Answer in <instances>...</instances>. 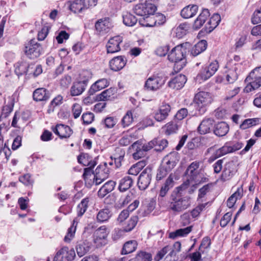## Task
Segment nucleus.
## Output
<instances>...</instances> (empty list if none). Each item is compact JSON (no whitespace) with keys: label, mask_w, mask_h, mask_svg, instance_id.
Listing matches in <instances>:
<instances>
[{"label":"nucleus","mask_w":261,"mask_h":261,"mask_svg":"<svg viewBox=\"0 0 261 261\" xmlns=\"http://www.w3.org/2000/svg\"><path fill=\"white\" fill-rule=\"evenodd\" d=\"M135 261H151L152 256L151 254L145 251H140L134 258Z\"/></svg>","instance_id":"42"},{"label":"nucleus","mask_w":261,"mask_h":261,"mask_svg":"<svg viewBox=\"0 0 261 261\" xmlns=\"http://www.w3.org/2000/svg\"><path fill=\"white\" fill-rule=\"evenodd\" d=\"M153 147V143L149 142L143 144L141 141H137L134 143L129 147V150L133 152V158L138 160L146 154V152Z\"/></svg>","instance_id":"2"},{"label":"nucleus","mask_w":261,"mask_h":261,"mask_svg":"<svg viewBox=\"0 0 261 261\" xmlns=\"http://www.w3.org/2000/svg\"><path fill=\"white\" fill-rule=\"evenodd\" d=\"M188 43L181 44L174 47L168 55V59L174 62L173 69L175 72L180 71L186 64L185 55L186 48L185 47Z\"/></svg>","instance_id":"1"},{"label":"nucleus","mask_w":261,"mask_h":261,"mask_svg":"<svg viewBox=\"0 0 261 261\" xmlns=\"http://www.w3.org/2000/svg\"><path fill=\"white\" fill-rule=\"evenodd\" d=\"M221 20V17L218 14H214L210 18L207 23L208 25L209 32H211L219 24Z\"/></svg>","instance_id":"35"},{"label":"nucleus","mask_w":261,"mask_h":261,"mask_svg":"<svg viewBox=\"0 0 261 261\" xmlns=\"http://www.w3.org/2000/svg\"><path fill=\"white\" fill-rule=\"evenodd\" d=\"M205 206V204H201L193 209L191 213L193 217L195 218L199 216L200 212L203 210Z\"/></svg>","instance_id":"56"},{"label":"nucleus","mask_w":261,"mask_h":261,"mask_svg":"<svg viewBox=\"0 0 261 261\" xmlns=\"http://www.w3.org/2000/svg\"><path fill=\"white\" fill-rule=\"evenodd\" d=\"M209 16V11L207 9H203L198 18L194 21V27L196 29H199L202 26Z\"/></svg>","instance_id":"19"},{"label":"nucleus","mask_w":261,"mask_h":261,"mask_svg":"<svg viewBox=\"0 0 261 261\" xmlns=\"http://www.w3.org/2000/svg\"><path fill=\"white\" fill-rule=\"evenodd\" d=\"M214 73V72H212L211 69L207 67L197 75V79H200L205 81L211 77Z\"/></svg>","instance_id":"50"},{"label":"nucleus","mask_w":261,"mask_h":261,"mask_svg":"<svg viewBox=\"0 0 261 261\" xmlns=\"http://www.w3.org/2000/svg\"><path fill=\"white\" fill-rule=\"evenodd\" d=\"M195 101L199 106H206L213 101L212 95L206 92H200L195 96Z\"/></svg>","instance_id":"10"},{"label":"nucleus","mask_w":261,"mask_h":261,"mask_svg":"<svg viewBox=\"0 0 261 261\" xmlns=\"http://www.w3.org/2000/svg\"><path fill=\"white\" fill-rule=\"evenodd\" d=\"M187 81V78L183 74H178L172 79L169 83L168 86L173 89H179L181 88Z\"/></svg>","instance_id":"15"},{"label":"nucleus","mask_w":261,"mask_h":261,"mask_svg":"<svg viewBox=\"0 0 261 261\" xmlns=\"http://www.w3.org/2000/svg\"><path fill=\"white\" fill-rule=\"evenodd\" d=\"M122 42V38L116 36L110 39L107 44V53H115L120 50V44Z\"/></svg>","instance_id":"9"},{"label":"nucleus","mask_w":261,"mask_h":261,"mask_svg":"<svg viewBox=\"0 0 261 261\" xmlns=\"http://www.w3.org/2000/svg\"><path fill=\"white\" fill-rule=\"evenodd\" d=\"M238 149L232 146L225 145L216 151V154L217 156H221L228 153L232 152Z\"/></svg>","instance_id":"44"},{"label":"nucleus","mask_w":261,"mask_h":261,"mask_svg":"<svg viewBox=\"0 0 261 261\" xmlns=\"http://www.w3.org/2000/svg\"><path fill=\"white\" fill-rule=\"evenodd\" d=\"M164 84L163 79L158 75L149 77L145 83V87L149 90H155L159 89Z\"/></svg>","instance_id":"12"},{"label":"nucleus","mask_w":261,"mask_h":261,"mask_svg":"<svg viewBox=\"0 0 261 261\" xmlns=\"http://www.w3.org/2000/svg\"><path fill=\"white\" fill-rule=\"evenodd\" d=\"M85 90V83L84 82H77L73 83L71 88L70 94L72 96L80 95Z\"/></svg>","instance_id":"25"},{"label":"nucleus","mask_w":261,"mask_h":261,"mask_svg":"<svg viewBox=\"0 0 261 261\" xmlns=\"http://www.w3.org/2000/svg\"><path fill=\"white\" fill-rule=\"evenodd\" d=\"M210 191V185H206L199 189L198 199H201L203 197L206 193Z\"/></svg>","instance_id":"63"},{"label":"nucleus","mask_w":261,"mask_h":261,"mask_svg":"<svg viewBox=\"0 0 261 261\" xmlns=\"http://www.w3.org/2000/svg\"><path fill=\"white\" fill-rule=\"evenodd\" d=\"M213 125V121L210 119L203 120L200 124L198 129L201 134L209 133Z\"/></svg>","instance_id":"21"},{"label":"nucleus","mask_w":261,"mask_h":261,"mask_svg":"<svg viewBox=\"0 0 261 261\" xmlns=\"http://www.w3.org/2000/svg\"><path fill=\"white\" fill-rule=\"evenodd\" d=\"M231 216L232 214L231 213L228 212L226 213L220 221V225L222 227L226 226L230 221Z\"/></svg>","instance_id":"55"},{"label":"nucleus","mask_w":261,"mask_h":261,"mask_svg":"<svg viewBox=\"0 0 261 261\" xmlns=\"http://www.w3.org/2000/svg\"><path fill=\"white\" fill-rule=\"evenodd\" d=\"M89 200L86 198L83 199L81 202L79 204L77 207V211L78 215L80 216H82L84 213L86 212Z\"/></svg>","instance_id":"48"},{"label":"nucleus","mask_w":261,"mask_h":261,"mask_svg":"<svg viewBox=\"0 0 261 261\" xmlns=\"http://www.w3.org/2000/svg\"><path fill=\"white\" fill-rule=\"evenodd\" d=\"M138 222V218L137 216H133L128 220L126 222H124L121 224L123 230L125 231H129L132 230L136 226Z\"/></svg>","instance_id":"30"},{"label":"nucleus","mask_w":261,"mask_h":261,"mask_svg":"<svg viewBox=\"0 0 261 261\" xmlns=\"http://www.w3.org/2000/svg\"><path fill=\"white\" fill-rule=\"evenodd\" d=\"M128 210H124L122 211L117 218L118 223L121 225L124 222V221L126 220V219L128 217Z\"/></svg>","instance_id":"53"},{"label":"nucleus","mask_w":261,"mask_h":261,"mask_svg":"<svg viewBox=\"0 0 261 261\" xmlns=\"http://www.w3.org/2000/svg\"><path fill=\"white\" fill-rule=\"evenodd\" d=\"M89 95L85 97L83 100V102L85 104L90 105L96 101H98V99H97V96H95L94 95V93H91L90 92L89 90Z\"/></svg>","instance_id":"52"},{"label":"nucleus","mask_w":261,"mask_h":261,"mask_svg":"<svg viewBox=\"0 0 261 261\" xmlns=\"http://www.w3.org/2000/svg\"><path fill=\"white\" fill-rule=\"evenodd\" d=\"M206 41L204 40H201L195 44L192 48L191 50V54L193 56H196L204 51L206 49Z\"/></svg>","instance_id":"27"},{"label":"nucleus","mask_w":261,"mask_h":261,"mask_svg":"<svg viewBox=\"0 0 261 261\" xmlns=\"http://www.w3.org/2000/svg\"><path fill=\"white\" fill-rule=\"evenodd\" d=\"M238 77L237 73L235 69L229 70L226 75L227 81L229 83H233Z\"/></svg>","instance_id":"51"},{"label":"nucleus","mask_w":261,"mask_h":261,"mask_svg":"<svg viewBox=\"0 0 261 261\" xmlns=\"http://www.w3.org/2000/svg\"><path fill=\"white\" fill-rule=\"evenodd\" d=\"M82 112V107L77 103H75L72 106V112L75 118L79 117Z\"/></svg>","instance_id":"61"},{"label":"nucleus","mask_w":261,"mask_h":261,"mask_svg":"<svg viewBox=\"0 0 261 261\" xmlns=\"http://www.w3.org/2000/svg\"><path fill=\"white\" fill-rule=\"evenodd\" d=\"M245 81L248 83L245 88V91L246 92H250L252 90L258 88L261 86V83H258V81L254 80H250V81H247L246 79Z\"/></svg>","instance_id":"41"},{"label":"nucleus","mask_w":261,"mask_h":261,"mask_svg":"<svg viewBox=\"0 0 261 261\" xmlns=\"http://www.w3.org/2000/svg\"><path fill=\"white\" fill-rule=\"evenodd\" d=\"M48 97L46 90L44 88H38L34 92L33 98L36 101L45 100Z\"/></svg>","instance_id":"29"},{"label":"nucleus","mask_w":261,"mask_h":261,"mask_svg":"<svg viewBox=\"0 0 261 261\" xmlns=\"http://www.w3.org/2000/svg\"><path fill=\"white\" fill-rule=\"evenodd\" d=\"M165 134L167 135H170L171 134L176 132L178 128V126L177 123L171 121L167 123L164 126Z\"/></svg>","instance_id":"39"},{"label":"nucleus","mask_w":261,"mask_h":261,"mask_svg":"<svg viewBox=\"0 0 261 261\" xmlns=\"http://www.w3.org/2000/svg\"><path fill=\"white\" fill-rule=\"evenodd\" d=\"M192 226H190L185 228H181L176 230L174 232H172L169 234V238L174 239L177 237H182L190 233L192 230Z\"/></svg>","instance_id":"31"},{"label":"nucleus","mask_w":261,"mask_h":261,"mask_svg":"<svg viewBox=\"0 0 261 261\" xmlns=\"http://www.w3.org/2000/svg\"><path fill=\"white\" fill-rule=\"evenodd\" d=\"M108 170L104 166H99L95 170L93 183L95 182L96 185H99L108 177Z\"/></svg>","instance_id":"11"},{"label":"nucleus","mask_w":261,"mask_h":261,"mask_svg":"<svg viewBox=\"0 0 261 261\" xmlns=\"http://www.w3.org/2000/svg\"><path fill=\"white\" fill-rule=\"evenodd\" d=\"M156 9L154 5L147 3H141L136 5L134 9V12L138 15L146 16L154 14Z\"/></svg>","instance_id":"4"},{"label":"nucleus","mask_w":261,"mask_h":261,"mask_svg":"<svg viewBox=\"0 0 261 261\" xmlns=\"http://www.w3.org/2000/svg\"><path fill=\"white\" fill-rule=\"evenodd\" d=\"M48 32V29L47 27H44L38 33V38L39 40H44L46 37Z\"/></svg>","instance_id":"64"},{"label":"nucleus","mask_w":261,"mask_h":261,"mask_svg":"<svg viewBox=\"0 0 261 261\" xmlns=\"http://www.w3.org/2000/svg\"><path fill=\"white\" fill-rule=\"evenodd\" d=\"M69 38V34L65 31H61L56 37V40L59 43H62L64 39H67Z\"/></svg>","instance_id":"62"},{"label":"nucleus","mask_w":261,"mask_h":261,"mask_svg":"<svg viewBox=\"0 0 261 261\" xmlns=\"http://www.w3.org/2000/svg\"><path fill=\"white\" fill-rule=\"evenodd\" d=\"M111 211L108 209L101 210L97 215V220L99 222L107 221L111 217Z\"/></svg>","instance_id":"37"},{"label":"nucleus","mask_w":261,"mask_h":261,"mask_svg":"<svg viewBox=\"0 0 261 261\" xmlns=\"http://www.w3.org/2000/svg\"><path fill=\"white\" fill-rule=\"evenodd\" d=\"M199 167V163L195 161L192 163L188 167L186 170V174L190 177V179H188L186 182H185L181 186V189H185L187 187V186L190 184V180H194L196 178L197 176L199 174L198 169Z\"/></svg>","instance_id":"6"},{"label":"nucleus","mask_w":261,"mask_h":261,"mask_svg":"<svg viewBox=\"0 0 261 261\" xmlns=\"http://www.w3.org/2000/svg\"><path fill=\"white\" fill-rule=\"evenodd\" d=\"M90 168H86L85 169L84 173L83 174L84 178L86 182H88L90 178H94L95 173H94Z\"/></svg>","instance_id":"58"},{"label":"nucleus","mask_w":261,"mask_h":261,"mask_svg":"<svg viewBox=\"0 0 261 261\" xmlns=\"http://www.w3.org/2000/svg\"><path fill=\"white\" fill-rule=\"evenodd\" d=\"M173 154H170L165 157L164 159L165 164L162 166L167 170L170 171L176 165L175 158Z\"/></svg>","instance_id":"34"},{"label":"nucleus","mask_w":261,"mask_h":261,"mask_svg":"<svg viewBox=\"0 0 261 261\" xmlns=\"http://www.w3.org/2000/svg\"><path fill=\"white\" fill-rule=\"evenodd\" d=\"M188 110L186 109L182 108L179 110L175 115V118L181 120L184 119L188 115Z\"/></svg>","instance_id":"57"},{"label":"nucleus","mask_w":261,"mask_h":261,"mask_svg":"<svg viewBox=\"0 0 261 261\" xmlns=\"http://www.w3.org/2000/svg\"><path fill=\"white\" fill-rule=\"evenodd\" d=\"M25 53L30 56V58H37L40 54V47L38 44L30 43L25 46Z\"/></svg>","instance_id":"17"},{"label":"nucleus","mask_w":261,"mask_h":261,"mask_svg":"<svg viewBox=\"0 0 261 261\" xmlns=\"http://www.w3.org/2000/svg\"><path fill=\"white\" fill-rule=\"evenodd\" d=\"M84 8H85L82 1L76 0L74 2L70 7V10L74 13L80 12Z\"/></svg>","instance_id":"47"},{"label":"nucleus","mask_w":261,"mask_h":261,"mask_svg":"<svg viewBox=\"0 0 261 261\" xmlns=\"http://www.w3.org/2000/svg\"><path fill=\"white\" fill-rule=\"evenodd\" d=\"M109 85V82L106 79H100L96 81L93 84L90 89V92L91 93H95L98 91L101 90L103 88L107 87Z\"/></svg>","instance_id":"24"},{"label":"nucleus","mask_w":261,"mask_h":261,"mask_svg":"<svg viewBox=\"0 0 261 261\" xmlns=\"http://www.w3.org/2000/svg\"><path fill=\"white\" fill-rule=\"evenodd\" d=\"M188 28V25L186 23L179 24L176 29V36L179 38L182 37L186 34Z\"/></svg>","instance_id":"49"},{"label":"nucleus","mask_w":261,"mask_h":261,"mask_svg":"<svg viewBox=\"0 0 261 261\" xmlns=\"http://www.w3.org/2000/svg\"><path fill=\"white\" fill-rule=\"evenodd\" d=\"M191 198L189 196L181 197L177 196L173 199L170 204V208L173 211L180 213L190 207Z\"/></svg>","instance_id":"3"},{"label":"nucleus","mask_w":261,"mask_h":261,"mask_svg":"<svg viewBox=\"0 0 261 261\" xmlns=\"http://www.w3.org/2000/svg\"><path fill=\"white\" fill-rule=\"evenodd\" d=\"M146 165V161L144 160L141 161L137 164L134 165L128 170L129 174L136 175Z\"/></svg>","instance_id":"32"},{"label":"nucleus","mask_w":261,"mask_h":261,"mask_svg":"<svg viewBox=\"0 0 261 261\" xmlns=\"http://www.w3.org/2000/svg\"><path fill=\"white\" fill-rule=\"evenodd\" d=\"M126 64V60L122 56L114 58L110 62V66L112 70L118 71L122 69Z\"/></svg>","instance_id":"16"},{"label":"nucleus","mask_w":261,"mask_h":261,"mask_svg":"<svg viewBox=\"0 0 261 261\" xmlns=\"http://www.w3.org/2000/svg\"><path fill=\"white\" fill-rule=\"evenodd\" d=\"M133 183L132 179L129 177H125L120 181L119 184V190L121 191H125L128 189Z\"/></svg>","instance_id":"40"},{"label":"nucleus","mask_w":261,"mask_h":261,"mask_svg":"<svg viewBox=\"0 0 261 261\" xmlns=\"http://www.w3.org/2000/svg\"><path fill=\"white\" fill-rule=\"evenodd\" d=\"M258 121L259 119L258 118L246 119L240 125V128L243 129H246L250 127L255 125Z\"/></svg>","instance_id":"45"},{"label":"nucleus","mask_w":261,"mask_h":261,"mask_svg":"<svg viewBox=\"0 0 261 261\" xmlns=\"http://www.w3.org/2000/svg\"><path fill=\"white\" fill-rule=\"evenodd\" d=\"M151 179V169L149 168H145L139 176L138 185L140 189H146L150 184Z\"/></svg>","instance_id":"7"},{"label":"nucleus","mask_w":261,"mask_h":261,"mask_svg":"<svg viewBox=\"0 0 261 261\" xmlns=\"http://www.w3.org/2000/svg\"><path fill=\"white\" fill-rule=\"evenodd\" d=\"M75 256V253L73 249L63 247L57 253L55 259H56L57 260L65 259L67 261H71L74 259Z\"/></svg>","instance_id":"8"},{"label":"nucleus","mask_w":261,"mask_h":261,"mask_svg":"<svg viewBox=\"0 0 261 261\" xmlns=\"http://www.w3.org/2000/svg\"><path fill=\"white\" fill-rule=\"evenodd\" d=\"M171 108L168 104L161 106L159 109L154 113V118L159 122L165 120L170 112Z\"/></svg>","instance_id":"13"},{"label":"nucleus","mask_w":261,"mask_h":261,"mask_svg":"<svg viewBox=\"0 0 261 261\" xmlns=\"http://www.w3.org/2000/svg\"><path fill=\"white\" fill-rule=\"evenodd\" d=\"M176 253H177L171 246L168 245L164 247L160 251H159L158 253V255L160 258H162L165 254H167V259H168V258L170 257L174 258H177Z\"/></svg>","instance_id":"23"},{"label":"nucleus","mask_w":261,"mask_h":261,"mask_svg":"<svg viewBox=\"0 0 261 261\" xmlns=\"http://www.w3.org/2000/svg\"><path fill=\"white\" fill-rule=\"evenodd\" d=\"M82 119L85 124H90L91 123L94 119V116L92 113H85L82 116Z\"/></svg>","instance_id":"59"},{"label":"nucleus","mask_w":261,"mask_h":261,"mask_svg":"<svg viewBox=\"0 0 261 261\" xmlns=\"http://www.w3.org/2000/svg\"><path fill=\"white\" fill-rule=\"evenodd\" d=\"M110 22L107 19H100L95 23V29L99 33L107 32L109 29Z\"/></svg>","instance_id":"33"},{"label":"nucleus","mask_w":261,"mask_h":261,"mask_svg":"<svg viewBox=\"0 0 261 261\" xmlns=\"http://www.w3.org/2000/svg\"><path fill=\"white\" fill-rule=\"evenodd\" d=\"M137 21V19L135 16L130 13H127L123 16V22L127 26H133Z\"/></svg>","instance_id":"43"},{"label":"nucleus","mask_w":261,"mask_h":261,"mask_svg":"<svg viewBox=\"0 0 261 261\" xmlns=\"http://www.w3.org/2000/svg\"><path fill=\"white\" fill-rule=\"evenodd\" d=\"M116 90L114 88H109L97 95L98 101L110 100L114 98Z\"/></svg>","instance_id":"18"},{"label":"nucleus","mask_w":261,"mask_h":261,"mask_svg":"<svg viewBox=\"0 0 261 261\" xmlns=\"http://www.w3.org/2000/svg\"><path fill=\"white\" fill-rule=\"evenodd\" d=\"M232 165V164L229 163L225 165V167L221 176V179L223 181H225L230 177L231 175V171L230 168Z\"/></svg>","instance_id":"46"},{"label":"nucleus","mask_w":261,"mask_h":261,"mask_svg":"<svg viewBox=\"0 0 261 261\" xmlns=\"http://www.w3.org/2000/svg\"><path fill=\"white\" fill-rule=\"evenodd\" d=\"M252 22L254 24L261 22V7L254 12L252 17Z\"/></svg>","instance_id":"54"},{"label":"nucleus","mask_w":261,"mask_h":261,"mask_svg":"<svg viewBox=\"0 0 261 261\" xmlns=\"http://www.w3.org/2000/svg\"><path fill=\"white\" fill-rule=\"evenodd\" d=\"M247 81L254 80L258 81V83H261V67L256 68L251 71L246 77Z\"/></svg>","instance_id":"36"},{"label":"nucleus","mask_w":261,"mask_h":261,"mask_svg":"<svg viewBox=\"0 0 261 261\" xmlns=\"http://www.w3.org/2000/svg\"><path fill=\"white\" fill-rule=\"evenodd\" d=\"M137 246V242L135 240L126 242L123 245L122 250L123 254H127L135 250Z\"/></svg>","instance_id":"28"},{"label":"nucleus","mask_w":261,"mask_h":261,"mask_svg":"<svg viewBox=\"0 0 261 261\" xmlns=\"http://www.w3.org/2000/svg\"><path fill=\"white\" fill-rule=\"evenodd\" d=\"M109 233V231L106 226L100 227L94 233V242L98 247L104 245L106 243V240Z\"/></svg>","instance_id":"5"},{"label":"nucleus","mask_w":261,"mask_h":261,"mask_svg":"<svg viewBox=\"0 0 261 261\" xmlns=\"http://www.w3.org/2000/svg\"><path fill=\"white\" fill-rule=\"evenodd\" d=\"M168 172L169 171L162 166L158 170L156 174V179L161 180L167 175Z\"/></svg>","instance_id":"60"},{"label":"nucleus","mask_w":261,"mask_h":261,"mask_svg":"<svg viewBox=\"0 0 261 261\" xmlns=\"http://www.w3.org/2000/svg\"><path fill=\"white\" fill-rule=\"evenodd\" d=\"M53 130L61 138H69L72 134V130L70 127L61 124H57L55 128H53Z\"/></svg>","instance_id":"14"},{"label":"nucleus","mask_w":261,"mask_h":261,"mask_svg":"<svg viewBox=\"0 0 261 261\" xmlns=\"http://www.w3.org/2000/svg\"><path fill=\"white\" fill-rule=\"evenodd\" d=\"M134 121L133 112L132 110L127 111L123 117L121 123L124 127L129 126Z\"/></svg>","instance_id":"38"},{"label":"nucleus","mask_w":261,"mask_h":261,"mask_svg":"<svg viewBox=\"0 0 261 261\" xmlns=\"http://www.w3.org/2000/svg\"><path fill=\"white\" fill-rule=\"evenodd\" d=\"M229 131L228 125L224 122L217 124L214 128V133L218 136L222 137L227 134Z\"/></svg>","instance_id":"20"},{"label":"nucleus","mask_w":261,"mask_h":261,"mask_svg":"<svg viewBox=\"0 0 261 261\" xmlns=\"http://www.w3.org/2000/svg\"><path fill=\"white\" fill-rule=\"evenodd\" d=\"M243 195V189L238 188V190L233 193L227 200V205L228 207H233L237 199H240Z\"/></svg>","instance_id":"26"},{"label":"nucleus","mask_w":261,"mask_h":261,"mask_svg":"<svg viewBox=\"0 0 261 261\" xmlns=\"http://www.w3.org/2000/svg\"><path fill=\"white\" fill-rule=\"evenodd\" d=\"M198 10L196 5L188 6L185 7L181 11V15L185 18H189L195 15Z\"/></svg>","instance_id":"22"}]
</instances>
